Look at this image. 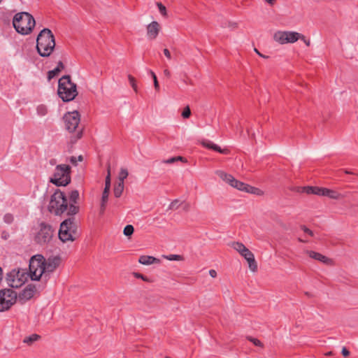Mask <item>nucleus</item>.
<instances>
[{
  "instance_id": "393cba45",
  "label": "nucleus",
  "mask_w": 358,
  "mask_h": 358,
  "mask_svg": "<svg viewBox=\"0 0 358 358\" xmlns=\"http://www.w3.org/2000/svg\"><path fill=\"white\" fill-rule=\"evenodd\" d=\"M217 175L224 181H226L227 183H229L231 186V184L234 183V181L236 178L231 176V174H228L224 171H217Z\"/></svg>"
},
{
  "instance_id": "4c0bfd02",
  "label": "nucleus",
  "mask_w": 358,
  "mask_h": 358,
  "mask_svg": "<svg viewBox=\"0 0 358 358\" xmlns=\"http://www.w3.org/2000/svg\"><path fill=\"white\" fill-rule=\"evenodd\" d=\"M167 259L171 261H180L183 259V257L179 255H170L165 257Z\"/></svg>"
},
{
  "instance_id": "f8f14e48",
  "label": "nucleus",
  "mask_w": 358,
  "mask_h": 358,
  "mask_svg": "<svg viewBox=\"0 0 358 358\" xmlns=\"http://www.w3.org/2000/svg\"><path fill=\"white\" fill-rule=\"evenodd\" d=\"M63 119L66 130L71 133L75 131L78 127L80 121V115L77 110L68 112L64 115Z\"/></svg>"
},
{
  "instance_id": "f257e3e1",
  "label": "nucleus",
  "mask_w": 358,
  "mask_h": 358,
  "mask_svg": "<svg viewBox=\"0 0 358 358\" xmlns=\"http://www.w3.org/2000/svg\"><path fill=\"white\" fill-rule=\"evenodd\" d=\"M69 204L67 216L69 217L60 224L58 233L59 238L63 243L74 241L78 236V226L76 221L75 215L80 211V206L77 205L79 200V192L77 189L72 190L69 196Z\"/></svg>"
},
{
  "instance_id": "c03bdc74",
  "label": "nucleus",
  "mask_w": 358,
  "mask_h": 358,
  "mask_svg": "<svg viewBox=\"0 0 358 358\" xmlns=\"http://www.w3.org/2000/svg\"><path fill=\"white\" fill-rule=\"evenodd\" d=\"M82 136H83V129H81L77 132L76 137L74 139L71 138V143H75L78 139L81 138Z\"/></svg>"
},
{
  "instance_id": "4d7b16f0",
  "label": "nucleus",
  "mask_w": 358,
  "mask_h": 358,
  "mask_svg": "<svg viewBox=\"0 0 358 358\" xmlns=\"http://www.w3.org/2000/svg\"><path fill=\"white\" fill-rule=\"evenodd\" d=\"M110 186L105 185L103 192L109 194Z\"/></svg>"
},
{
  "instance_id": "ddd939ff",
  "label": "nucleus",
  "mask_w": 358,
  "mask_h": 358,
  "mask_svg": "<svg viewBox=\"0 0 358 358\" xmlns=\"http://www.w3.org/2000/svg\"><path fill=\"white\" fill-rule=\"evenodd\" d=\"M292 190L298 193H306L307 194L319 196H322L324 194V187L317 186L294 187Z\"/></svg>"
},
{
  "instance_id": "79ce46f5",
  "label": "nucleus",
  "mask_w": 358,
  "mask_h": 358,
  "mask_svg": "<svg viewBox=\"0 0 358 358\" xmlns=\"http://www.w3.org/2000/svg\"><path fill=\"white\" fill-rule=\"evenodd\" d=\"M105 185L110 186V166L108 167V174L105 179Z\"/></svg>"
},
{
  "instance_id": "dca6fc26",
  "label": "nucleus",
  "mask_w": 358,
  "mask_h": 358,
  "mask_svg": "<svg viewBox=\"0 0 358 358\" xmlns=\"http://www.w3.org/2000/svg\"><path fill=\"white\" fill-rule=\"evenodd\" d=\"M248 262L250 269L255 272L257 271V264L255 261V256L253 253L246 248L243 252L241 254Z\"/></svg>"
},
{
  "instance_id": "aec40b11",
  "label": "nucleus",
  "mask_w": 358,
  "mask_h": 358,
  "mask_svg": "<svg viewBox=\"0 0 358 358\" xmlns=\"http://www.w3.org/2000/svg\"><path fill=\"white\" fill-rule=\"evenodd\" d=\"M19 273H20V268L13 269L11 271L7 273L6 275V280L8 285L12 288H18L20 287V285H17L16 282V276L19 275Z\"/></svg>"
},
{
  "instance_id": "f03ea898",
  "label": "nucleus",
  "mask_w": 358,
  "mask_h": 358,
  "mask_svg": "<svg viewBox=\"0 0 358 358\" xmlns=\"http://www.w3.org/2000/svg\"><path fill=\"white\" fill-rule=\"evenodd\" d=\"M55 39L52 31L48 28L43 29L36 38V48L41 57H48L55 48Z\"/></svg>"
},
{
  "instance_id": "9d476101",
  "label": "nucleus",
  "mask_w": 358,
  "mask_h": 358,
  "mask_svg": "<svg viewBox=\"0 0 358 358\" xmlns=\"http://www.w3.org/2000/svg\"><path fill=\"white\" fill-rule=\"evenodd\" d=\"M302 37L303 38V34L289 31H278L273 35V39L280 44L292 43Z\"/></svg>"
},
{
  "instance_id": "f704fd0d",
  "label": "nucleus",
  "mask_w": 358,
  "mask_h": 358,
  "mask_svg": "<svg viewBox=\"0 0 358 358\" xmlns=\"http://www.w3.org/2000/svg\"><path fill=\"white\" fill-rule=\"evenodd\" d=\"M247 339L252 342L255 346L261 348L264 346L263 343L257 338H253L252 336H247Z\"/></svg>"
},
{
  "instance_id": "39448f33",
  "label": "nucleus",
  "mask_w": 358,
  "mask_h": 358,
  "mask_svg": "<svg viewBox=\"0 0 358 358\" xmlns=\"http://www.w3.org/2000/svg\"><path fill=\"white\" fill-rule=\"evenodd\" d=\"M48 210L50 213L60 216L64 213H68V199L65 193L59 189H55L50 197Z\"/></svg>"
},
{
  "instance_id": "680f3d73",
  "label": "nucleus",
  "mask_w": 358,
  "mask_h": 358,
  "mask_svg": "<svg viewBox=\"0 0 358 358\" xmlns=\"http://www.w3.org/2000/svg\"><path fill=\"white\" fill-rule=\"evenodd\" d=\"M305 295H306L308 297H313V295L310 292H305Z\"/></svg>"
},
{
  "instance_id": "b1692460",
  "label": "nucleus",
  "mask_w": 358,
  "mask_h": 358,
  "mask_svg": "<svg viewBox=\"0 0 358 358\" xmlns=\"http://www.w3.org/2000/svg\"><path fill=\"white\" fill-rule=\"evenodd\" d=\"M28 277H29V272L26 271V270L20 269L19 275L16 276L17 285H20L21 287L28 280Z\"/></svg>"
},
{
  "instance_id": "8fccbe9b",
  "label": "nucleus",
  "mask_w": 358,
  "mask_h": 358,
  "mask_svg": "<svg viewBox=\"0 0 358 358\" xmlns=\"http://www.w3.org/2000/svg\"><path fill=\"white\" fill-rule=\"evenodd\" d=\"M164 54L169 59H171V52L167 48L164 49Z\"/></svg>"
},
{
  "instance_id": "6ab92c4d",
  "label": "nucleus",
  "mask_w": 358,
  "mask_h": 358,
  "mask_svg": "<svg viewBox=\"0 0 358 358\" xmlns=\"http://www.w3.org/2000/svg\"><path fill=\"white\" fill-rule=\"evenodd\" d=\"M201 144L204 148L209 149V150H213L219 153H221V154L228 155L230 152L229 149H227V148L222 149L219 145H217V144H215L214 143H213L212 141H210L209 140L203 141L201 142Z\"/></svg>"
},
{
  "instance_id": "4be33fe9",
  "label": "nucleus",
  "mask_w": 358,
  "mask_h": 358,
  "mask_svg": "<svg viewBox=\"0 0 358 358\" xmlns=\"http://www.w3.org/2000/svg\"><path fill=\"white\" fill-rule=\"evenodd\" d=\"M64 64L62 61L57 63V66L52 70L48 72L47 78L50 81L55 77L57 76L62 70L64 69Z\"/></svg>"
},
{
  "instance_id": "f3484780",
  "label": "nucleus",
  "mask_w": 358,
  "mask_h": 358,
  "mask_svg": "<svg viewBox=\"0 0 358 358\" xmlns=\"http://www.w3.org/2000/svg\"><path fill=\"white\" fill-rule=\"evenodd\" d=\"M160 31V25L157 21H153L147 26V34L150 40L155 39Z\"/></svg>"
},
{
  "instance_id": "bf43d9fd",
  "label": "nucleus",
  "mask_w": 358,
  "mask_h": 358,
  "mask_svg": "<svg viewBox=\"0 0 358 358\" xmlns=\"http://www.w3.org/2000/svg\"><path fill=\"white\" fill-rule=\"evenodd\" d=\"M164 74L168 78L171 76V72L168 69L164 71Z\"/></svg>"
},
{
  "instance_id": "5fc2aeb1",
  "label": "nucleus",
  "mask_w": 358,
  "mask_h": 358,
  "mask_svg": "<svg viewBox=\"0 0 358 358\" xmlns=\"http://www.w3.org/2000/svg\"><path fill=\"white\" fill-rule=\"evenodd\" d=\"M254 50L259 57H263V58H268V56H266V55L262 54V52H260L257 48H255Z\"/></svg>"
},
{
  "instance_id": "a18cd8bd",
  "label": "nucleus",
  "mask_w": 358,
  "mask_h": 358,
  "mask_svg": "<svg viewBox=\"0 0 358 358\" xmlns=\"http://www.w3.org/2000/svg\"><path fill=\"white\" fill-rule=\"evenodd\" d=\"M108 195L109 194L102 192L101 203H106L108 199Z\"/></svg>"
},
{
  "instance_id": "a878e982",
  "label": "nucleus",
  "mask_w": 358,
  "mask_h": 358,
  "mask_svg": "<svg viewBox=\"0 0 358 358\" xmlns=\"http://www.w3.org/2000/svg\"><path fill=\"white\" fill-rule=\"evenodd\" d=\"M124 190V182H117L113 189L114 196L116 198H119L121 196L122 192Z\"/></svg>"
},
{
  "instance_id": "6e6d98bb",
  "label": "nucleus",
  "mask_w": 358,
  "mask_h": 358,
  "mask_svg": "<svg viewBox=\"0 0 358 358\" xmlns=\"http://www.w3.org/2000/svg\"><path fill=\"white\" fill-rule=\"evenodd\" d=\"M209 274L212 278H215L217 276V272L214 269H211L209 271Z\"/></svg>"
},
{
  "instance_id": "de8ad7c7",
  "label": "nucleus",
  "mask_w": 358,
  "mask_h": 358,
  "mask_svg": "<svg viewBox=\"0 0 358 358\" xmlns=\"http://www.w3.org/2000/svg\"><path fill=\"white\" fill-rule=\"evenodd\" d=\"M176 162V157H173L169 158L168 159L164 160L163 163H165V164H173V163H174Z\"/></svg>"
},
{
  "instance_id": "473e14b6",
  "label": "nucleus",
  "mask_w": 358,
  "mask_h": 358,
  "mask_svg": "<svg viewBox=\"0 0 358 358\" xmlns=\"http://www.w3.org/2000/svg\"><path fill=\"white\" fill-rule=\"evenodd\" d=\"M149 73L152 78L155 89L157 92L159 91V85L156 74L152 70H150Z\"/></svg>"
},
{
  "instance_id": "37998d69",
  "label": "nucleus",
  "mask_w": 358,
  "mask_h": 358,
  "mask_svg": "<svg viewBox=\"0 0 358 358\" xmlns=\"http://www.w3.org/2000/svg\"><path fill=\"white\" fill-rule=\"evenodd\" d=\"M178 208V200L175 199L171 203V204L169 206V209H177Z\"/></svg>"
},
{
  "instance_id": "0eeeda50",
  "label": "nucleus",
  "mask_w": 358,
  "mask_h": 358,
  "mask_svg": "<svg viewBox=\"0 0 358 358\" xmlns=\"http://www.w3.org/2000/svg\"><path fill=\"white\" fill-rule=\"evenodd\" d=\"M45 257L42 255H35L29 259V275L31 280L39 281L43 276L41 275V270L43 267Z\"/></svg>"
},
{
  "instance_id": "cd10ccee",
  "label": "nucleus",
  "mask_w": 358,
  "mask_h": 358,
  "mask_svg": "<svg viewBox=\"0 0 358 358\" xmlns=\"http://www.w3.org/2000/svg\"><path fill=\"white\" fill-rule=\"evenodd\" d=\"M232 247L234 248V250L238 251L240 254L243 252V250H245V249H246V247L242 243H240V242H234L232 243Z\"/></svg>"
},
{
  "instance_id": "c756f323",
  "label": "nucleus",
  "mask_w": 358,
  "mask_h": 358,
  "mask_svg": "<svg viewBox=\"0 0 358 358\" xmlns=\"http://www.w3.org/2000/svg\"><path fill=\"white\" fill-rule=\"evenodd\" d=\"M128 79H129V84L131 85V86L133 88V90H134V92L136 93H138V87H137L136 78L129 74V75H128Z\"/></svg>"
},
{
  "instance_id": "7ed1b4c3",
  "label": "nucleus",
  "mask_w": 358,
  "mask_h": 358,
  "mask_svg": "<svg viewBox=\"0 0 358 358\" xmlns=\"http://www.w3.org/2000/svg\"><path fill=\"white\" fill-rule=\"evenodd\" d=\"M57 94L64 102L73 101L78 96L77 85L71 81V76L64 75L59 79Z\"/></svg>"
},
{
  "instance_id": "49530a36",
  "label": "nucleus",
  "mask_w": 358,
  "mask_h": 358,
  "mask_svg": "<svg viewBox=\"0 0 358 358\" xmlns=\"http://www.w3.org/2000/svg\"><path fill=\"white\" fill-rule=\"evenodd\" d=\"M341 353H342L343 356L345 357L350 355V351L345 347H343L342 348Z\"/></svg>"
},
{
  "instance_id": "4468645a",
  "label": "nucleus",
  "mask_w": 358,
  "mask_h": 358,
  "mask_svg": "<svg viewBox=\"0 0 358 358\" xmlns=\"http://www.w3.org/2000/svg\"><path fill=\"white\" fill-rule=\"evenodd\" d=\"M231 187H235L238 190L252 194H258L257 192L259 191L258 188L252 187L248 184L244 183L236 179L235 180L234 183L231 184Z\"/></svg>"
},
{
  "instance_id": "5701e85b",
  "label": "nucleus",
  "mask_w": 358,
  "mask_h": 358,
  "mask_svg": "<svg viewBox=\"0 0 358 358\" xmlns=\"http://www.w3.org/2000/svg\"><path fill=\"white\" fill-rule=\"evenodd\" d=\"M322 196H328L329 198L333 199H341L344 197V196L341 193L326 187H324V194Z\"/></svg>"
},
{
  "instance_id": "20e7f679",
  "label": "nucleus",
  "mask_w": 358,
  "mask_h": 358,
  "mask_svg": "<svg viewBox=\"0 0 358 358\" xmlns=\"http://www.w3.org/2000/svg\"><path fill=\"white\" fill-rule=\"evenodd\" d=\"M13 25L16 31L22 35L31 33L36 25L34 17L27 12H20L15 15Z\"/></svg>"
},
{
  "instance_id": "e2e57ef3",
  "label": "nucleus",
  "mask_w": 358,
  "mask_h": 358,
  "mask_svg": "<svg viewBox=\"0 0 358 358\" xmlns=\"http://www.w3.org/2000/svg\"><path fill=\"white\" fill-rule=\"evenodd\" d=\"M50 164L54 165L55 164V159H51L50 161Z\"/></svg>"
},
{
  "instance_id": "052dcab7",
  "label": "nucleus",
  "mask_w": 358,
  "mask_h": 358,
  "mask_svg": "<svg viewBox=\"0 0 358 358\" xmlns=\"http://www.w3.org/2000/svg\"><path fill=\"white\" fill-rule=\"evenodd\" d=\"M343 171L346 174H351V175H357V173H355L354 172H352V171H349L348 169H344Z\"/></svg>"
},
{
  "instance_id": "bb28decb",
  "label": "nucleus",
  "mask_w": 358,
  "mask_h": 358,
  "mask_svg": "<svg viewBox=\"0 0 358 358\" xmlns=\"http://www.w3.org/2000/svg\"><path fill=\"white\" fill-rule=\"evenodd\" d=\"M40 338V335L33 334L29 336H26L23 340V343L27 344L28 345H31L34 342L38 341Z\"/></svg>"
},
{
  "instance_id": "3c124183",
  "label": "nucleus",
  "mask_w": 358,
  "mask_h": 358,
  "mask_svg": "<svg viewBox=\"0 0 358 358\" xmlns=\"http://www.w3.org/2000/svg\"><path fill=\"white\" fill-rule=\"evenodd\" d=\"M1 238L4 240H7L9 238L8 233L6 231H3L1 233Z\"/></svg>"
},
{
  "instance_id": "13d9d810",
  "label": "nucleus",
  "mask_w": 358,
  "mask_h": 358,
  "mask_svg": "<svg viewBox=\"0 0 358 358\" xmlns=\"http://www.w3.org/2000/svg\"><path fill=\"white\" fill-rule=\"evenodd\" d=\"M266 3H268L271 6H273L276 2V0H264Z\"/></svg>"
},
{
  "instance_id": "72a5a7b5",
  "label": "nucleus",
  "mask_w": 358,
  "mask_h": 358,
  "mask_svg": "<svg viewBox=\"0 0 358 358\" xmlns=\"http://www.w3.org/2000/svg\"><path fill=\"white\" fill-rule=\"evenodd\" d=\"M133 275L135 278H139V279H141L143 280V281L145 282H152L151 280H150L147 276L144 275L142 273H138V272H134L133 273Z\"/></svg>"
},
{
  "instance_id": "ea45409f",
  "label": "nucleus",
  "mask_w": 358,
  "mask_h": 358,
  "mask_svg": "<svg viewBox=\"0 0 358 358\" xmlns=\"http://www.w3.org/2000/svg\"><path fill=\"white\" fill-rule=\"evenodd\" d=\"M37 112L41 115H45L47 113L48 110L45 106L40 105L37 108Z\"/></svg>"
},
{
  "instance_id": "774afa93",
  "label": "nucleus",
  "mask_w": 358,
  "mask_h": 358,
  "mask_svg": "<svg viewBox=\"0 0 358 358\" xmlns=\"http://www.w3.org/2000/svg\"><path fill=\"white\" fill-rule=\"evenodd\" d=\"M357 176H358V173H357Z\"/></svg>"
},
{
  "instance_id": "58836bf2",
  "label": "nucleus",
  "mask_w": 358,
  "mask_h": 358,
  "mask_svg": "<svg viewBox=\"0 0 358 358\" xmlns=\"http://www.w3.org/2000/svg\"><path fill=\"white\" fill-rule=\"evenodd\" d=\"M83 162V157L82 155H79L78 157H76L74 156H72L70 158V162L71 163L74 165V166H76L77 165V162Z\"/></svg>"
},
{
  "instance_id": "69168bd1",
  "label": "nucleus",
  "mask_w": 358,
  "mask_h": 358,
  "mask_svg": "<svg viewBox=\"0 0 358 358\" xmlns=\"http://www.w3.org/2000/svg\"><path fill=\"white\" fill-rule=\"evenodd\" d=\"M332 355V352H329L328 353H327V355Z\"/></svg>"
},
{
  "instance_id": "412c9836",
  "label": "nucleus",
  "mask_w": 358,
  "mask_h": 358,
  "mask_svg": "<svg viewBox=\"0 0 358 358\" xmlns=\"http://www.w3.org/2000/svg\"><path fill=\"white\" fill-rule=\"evenodd\" d=\"M160 259L152 256L141 255L138 259V262L143 265H150L152 264H159Z\"/></svg>"
},
{
  "instance_id": "338daca9",
  "label": "nucleus",
  "mask_w": 358,
  "mask_h": 358,
  "mask_svg": "<svg viewBox=\"0 0 358 358\" xmlns=\"http://www.w3.org/2000/svg\"><path fill=\"white\" fill-rule=\"evenodd\" d=\"M3 0H0V3Z\"/></svg>"
},
{
  "instance_id": "e433bc0d",
  "label": "nucleus",
  "mask_w": 358,
  "mask_h": 358,
  "mask_svg": "<svg viewBox=\"0 0 358 358\" xmlns=\"http://www.w3.org/2000/svg\"><path fill=\"white\" fill-rule=\"evenodd\" d=\"M14 221V217L11 213H6L3 216V222L6 224H11Z\"/></svg>"
},
{
  "instance_id": "9b49d317",
  "label": "nucleus",
  "mask_w": 358,
  "mask_h": 358,
  "mask_svg": "<svg viewBox=\"0 0 358 358\" xmlns=\"http://www.w3.org/2000/svg\"><path fill=\"white\" fill-rule=\"evenodd\" d=\"M61 261V257L58 255L51 256L47 259L45 258L44 266L41 270V275H43L45 281L50 278V273H52L59 266Z\"/></svg>"
},
{
  "instance_id": "6e6552de",
  "label": "nucleus",
  "mask_w": 358,
  "mask_h": 358,
  "mask_svg": "<svg viewBox=\"0 0 358 358\" xmlns=\"http://www.w3.org/2000/svg\"><path fill=\"white\" fill-rule=\"evenodd\" d=\"M54 233L55 229L50 224L41 222L39 223V230L34 236V241L41 245H47L52 239Z\"/></svg>"
},
{
  "instance_id": "09e8293b",
  "label": "nucleus",
  "mask_w": 358,
  "mask_h": 358,
  "mask_svg": "<svg viewBox=\"0 0 358 358\" xmlns=\"http://www.w3.org/2000/svg\"><path fill=\"white\" fill-rule=\"evenodd\" d=\"M106 203H101L100 210H99L100 215H103L104 213L105 210H106Z\"/></svg>"
},
{
  "instance_id": "c85d7f7f",
  "label": "nucleus",
  "mask_w": 358,
  "mask_h": 358,
  "mask_svg": "<svg viewBox=\"0 0 358 358\" xmlns=\"http://www.w3.org/2000/svg\"><path fill=\"white\" fill-rule=\"evenodd\" d=\"M134 232V228L131 224H127L124 228L123 234L125 236L130 237Z\"/></svg>"
},
{
  "instance_id": "a19ab883",
  "label": "nucleus",
  "mask_w": 358,
  "mask_h": 358,
  "mask_svg": "<svg viewBox=\"0 0 358 358\" xmlns=\"http://www.w3.org/2000/svg\"><path fill=\"white\" fill-rule=\"evenodd\" d=\"M300 228L304 233L307 234L308 235H309L310 236H314L313 231L312 230H310V229H308L306 225L302 224L300 226Z\"/></svg>"
},
{
  "instance_id": "603ef678",
  "label": "nucleus",
  "mask_w": 358,
  "mask_h": 358,
  "mask_svg": "<svg viewBox=\"0 0 358 358\" xmlns=\"http://www.w3.org/2000/svg\"><path fill=\"white\" fill-rule=\"evenodd\" d=\"M300 39L301 41H303L307 46H310V41L309 39L306 38V37L304 35H303V38L302 37V38H300Z\"/></svg>"
},
{
  "instance_id": "2f4dec72",
  "label": "nucleus",
  "mask_w": 358,
  "mask_h": 358,
  "mask_svg": "<svg viewBox=\"0 0 358 358\" xmlns=\"http://www.w3.org/2000/svg\"><path fill=\"white\" fill-rule=\"evenodd\" d=\"M128 171L126 169H121L119 176H118V182H123L124 179H126L128 176Z\"/></svg>"
},
{
  "instance_id": "1a4fd4ad",
  "label": "nucleus",
  "mask_w": 358,
  "mask_h": 358,
  "mask_svg": "<svg viewBox=\"0 0 358 358\" xmlns=\"http://www.w3.org/2000/svg\"><path fill=\"white\" fill-rule=\"evenodd\" d=\"M17 294L10 288H5L0 290V312H5L16 303Z\"/></svg>"
},
{
  "instance_id": "864d4df0",
  "label": "nucleus",
  "mask_w": 358,
  "mask_h": 358,
  "mask_svg": "<svg viewBox=\"0 0 358 358\" xmlns=\"http://www.w3.org/2000/svg\"><path fill=\"white\" fill-rule=\"evenodd\" d=\"M176 157V162H178V161H181L182 162H187V159L183 157L177 156V157Z\"/></svg>"
},
{
  "instance_id": "7c9ffc66",
  "label": "nucleus",
  "mask_w": 358,
  "mask_h": 358,
  "mask_svg": "<svg viewBox=\"0 0 358 358\" xmlns=\"http://www.w3.org/2000/svg\"><path fill=\"white\" fill-rule=\"evenodd\" d=\"M156 5H157V8H159V13H161V15L164 17H167L168 14H167V10H166V6L164 4H162L161 2H157Z\"/></svg>"
},
{
  "instance_id": "2eb2a0df",
  "label": "nucleus",
  "mask_w": 358,
  "mask_h": 358,
  "mask_svg": "<svg viewBox=\"0 0 358 358\" xmlns=\"http://www.w3.org/2000/svg\"><path fill=\"white\" fill-rule=\"evenodd\" d=\"M36 292V287L34 284H29L26 287L18 294L20 300L28 301L31 299L35 292Z\"/></svg>"
},
{
  "instance_id": "423d86ee",
  "label": "nucleus",
  "mask_w": 358,
  "mask_h": 358,
  "mask_svg": "<svg viewBox=\"0 0 358 358\" xmlns=\"http://www.w3.org/2000/svg\"><path fill=\"white\" fill-rule=\"evenodd\" d=\"M71 166L67 164L57 165L53 177L50 178V182L57 187H66L71 183Z\"/></svg>"
},
{
  "instance_id": "a211bd4d",
  "label": "nucleus",
  "mask_w": 358,
  "mask_h": 358,
  "mask_svg": "<svg viewBox=\"0 0 358 358\" xmlns=\"http://www.w3.org/2000/svg\"><path fill=\"white\" fill-rule=\"evenodd\" d=\"M306 253L308 255L315 260H317L320 262L324 263L326 265H332L333 264V260L322 254L320 252H317L313 250H307Z\"/></svg>"
},
{
  "instance_id": "c9c22d12",
  "label": "nucleus",
  "mask_w": 358,
  "mask_h": 358,
  "mask_svg": "<svg viewBox=\"0 0 358 358\" xmlns=\"http://www.w3.org/2000/svg\"><path fill=\"white\" fill-rule=\"evenodd\" d=\"M182 117L184 118V119H187L190 117L191 115V110H190V108L189 106H187L184 108L182 112V114H181Z\"/></svg>"
},
{
  "instance_id": "0e129e2a",
  "label": "nucleus",
  "mask_w": 358,
  "mask_h": 358,
  "mask_svg": "<svg viewBox=\"0 0 358 358\" xmlns=\"http://www.w3.org/2000/svg\"><path fill=\"white\" fill-rule=\"evenodd\" d=\"M299 241L301 242V243H306V242H307V241H304V240H303V239H301L300 238H299Z\"/></svg>"
}]
</instances>
